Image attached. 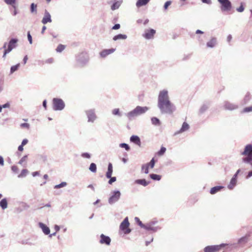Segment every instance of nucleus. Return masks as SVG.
Returning a JSON list of instances; mask_svg holds the SVG:
<instances>
[{"instance_id":"nucleus-1","label":"nucleus","mask_w":252,"mask_h":252,"mask_svg":"<svg viewBox=\"0 0 252 252\" xmlns=\"http://www.w3.org/2000/svg\"><path fill=\"white\" fill-rule=\"evenodd\" d=\"M158 107L161 114L171 115L176 111V107L170 100L167 90H163L159 92L158 99Z\"/></svg>"},{"instance_id":"nucleus-2","label":"nucleus","mask_w":252,"mask_h":252,"mask_svg":"<svg viewBox=\"0 0 252 252\" xmlns=\"http://www.w3.org/2000/svg\"><path fill=\"white\" fill-rule=\"evenodd\" d=\"M149 110L147 106H136L133 110L125 114L126 117L129 121H131L137 116L145 113Z\"/></svg>"},{"instance_id":"nucleus-3","label":"nucleus","mask_w":252,"mask_h":252,"mask_svg":"<svg viewBox=\"0 0 252 252\" xmlns=\"http://www.w3.org/2000/svg\"><path fill=\"white\" fill-rule=\"evenodd\" d=\"M251 235L247 233L245 236L239 238L236 243L228 244L230 250L236 249L239 247H243L249 241Z\"/></svg>"},{"instance_id":"nucleus-4","label":"nucleus","mask_w":252,"mask_h":252,"mask_svg":"<svg viewBox=\"0 0 252 252\" xmlns=\"http://www.w3.org/2000/svg\"><path fill=\"white\" fill-rule=\"evenodd\" d=\"M242 155L247 156L246 158H243V161L249 163L252 167V145H247Z\"/></svg>"},{"instance_id":"nucleus-5","label":"nucleus","mask_w":252,"mask_h":252,"mask_svg":"<svg viewBox=\"0 0 252 252\" xmlns=\"http://www.w3.org/2000/svg\"><path fill=\"white\" fill-rule=\"evenodd\" d=\"M65 106V103L62 99L54 98L52 99V108L54 111H62Z\"/></svg>"},{"instance_id":"nucleus-6","label":"nucleus","mask_w":252,"mask_h":252,"mask_svg":"<svg viewBox=\"0 0 252 252\" xmlns=\"http://www.w3.org/2000/svg\"><path fill=\"white\" fill-rule=\"evenodd\" d=\"M89 56L86 53L82 52L76 57L77 64L78 66L82 67L85 65L89 61Z\"/></svg>"},{"instance_id":"nucleus-7","label":"nucleus","mask_w":252,"mask_h":252,"mask_svg":"<svg viewBox=\"0 0 252 252\" xmlns=\"http://www.w3.org/2000/svg\"><path fill=\"white\" fill-rule=\"evenodd\" d=\"M18 40L17 38H12L9 41L8 44V47L6 48V43L3 45V48L4 49V53L2 57L5 58L6 55L9 53L12 50L16 47V44Z\"/></svg>"},{"instance_id":"nucleus-8","label":"nucleus","mask_w":252,"mask_h":252,"mask_svg":"<svg viewBox=\"0 0 252 252\" xmlns=\"http://www.w3.org/2000/svg\"><path fill=\"white\" fill-rule=\"evenodd\" d=\"M121 195V193L119 190H114L111 192L108 199L109 204L113 205L118 202L120 198Z\"/></svg>"},{"instance_id":"nucleus-9","label":"nucleus","mask_w":252,"mask_h":252,"mask_svg":"<svg viewBox=\"0 0 252 252\" xmlns=\"http://www.w3.org/2000/svg\"><path fill=\"white\" fill-rule=\"evenodd\" d=\"M157 223L158 221L157 220L151 221L145 224V226L144 228L146 230L151 231L153 233L156 232L161 229L160 226H155Z\"/></svg>"},{"instance_id":"nucleus-10","label":"nucleus","mask_w":252,"mask_h":252,"mask_svg":"<svg viewBox=\"0 0 252 252\" xmlns=\"http://www.w3.org/2000/svg\"><path fill=\"white\" fill-rule=\"evenodd\" d=\"M129 223L127 217L124 219L123 221L121 223L120 225V229L123 231L125 234H128L130 233L131 230L129 228Z\"/></svg>"},{"instance_id":"nucleus-11","label":"nucleus","mask_w":252,"mask_h":252,"mask_svg":"<svg viewBox=\"0 0 252 252\" xmlns=\"http://www.w3.org/2000/svg\"><path fill=\"white\" fill-rule=\"evenodd\" d=\"M85 114L88 119V123H93L97 119L94 109H90L85 111Z\"/></svg>"},{"instance_id":"nucleus-12","label":"nucleus","mask_w":252,"mask_h":252,"mask_svg":"<svg viewBox=\"0 0 252 252\" xmlns=\"http://www.w3.org/2000/svg\"><path fill=\"white\" fill-rule=\"evenodd\" d=\"M227 245L228 244L222 243L218 245L208 246L204 249V252H216Z\"/></svg>"},{"instance_id":"nucleus-13","label":"nucleus","mask_w":252,"mask_h":252,"mask_svg":"<svg viewBox=\"0 0 252 252\" xmlns=\"http://www.w3.org/2000/svg\"><path fill=\"white\" fill-rule=\"evenodd\" d=\"M221 4V10L222 11H230L232 8V4L229 0H218Z\"/></svg>"},{"instance_id":"nucleus-14","label":"nucleus","mask_w":252,"mask_h":252,"mask_svg":"<svg viewBox=\"0 0 252 252\" xmlns=\"http://www.w3.org/2000/svg\"><path fill=\"white\" fill-rule=\"evenodd\" d=\"M223 107L225 110L233 111L239 108L238 104L231 102L229 101H224L223 103Z\"/></svg>"},{"instance_id":"nucleus-15","label":"nucleus","mask_w":252,"mask_h":252,"mask_svg":"<svg viewBox=\"0 0 252 252\" xmlns=\"http://www.w3.org/2000/svg\"><path fill=\"white\" fill-rule=\"evenodd\" d=\"M155 33L156 31L155 30L152 29H147L145 31V32L142 36L146 39H150L154 37Z\"/></svg>"},{"instance_id":"nucleus-16","label":"nucleus","mask_w":252,"mask_h":252,"mask_svg":"<svg viewBox=\"0 0 252 252\" xmlns=\"http://www.w3.org/2000/svg\"><path fill=\"white\" fill-rule=\"evenodd\" d=\"M111 241V238L109 236H106L103 234H101L100 235L99 243L101 244H105L107 246H109L110 245Z\"/></svg>"},{"instance_id":"nucleus-17","label":"nucleus","mask_w":252,"mask_h":252,"mask_svg":"<svg viewBox=\"0 0 252 252\" xmlns=\"http://www.w3.org/2000/svg\"><path fill=\"white\" fill-rule=\"evenodd\" d=\"M52 22L51 16L49 12L45 10L44 12V15L43 18L41 21V22L43 24H46L47 23H51Z\"/></svg>"},{"instance_id":"nucleus-18","label":"nucleus","mask_w":252,"mask_h":252,"mask_svg":"<svg viewBox=\"0 0 252 252\" xmlns=\"http://www.w3.org/2000/svg\"><path fill=\"white\" fill-rule=\"evenodd\" d=\"M39 227L41 229L42 232L45 235H49L50 233V229L49 227H48L44 223L39 222L38 223Z\"/></svg>"},{"instance_id":"nucleus-19","label":"nucleus","mask_w":252,"mask_h":252,"mask_svg":"<svg viewBox=\"0 0 252 252\" xmlns=\"http://www.w3.org/2000/svg\"><path fill=\"white\" fill-rule=\"evenodd\" d=\"M115 49L113 48L104 49L101 52H100L99 54L101 57L105 58L108 55L113 53L115 51Z\"/></svg>"},{"instance_id":"nucleus-20","label":"nucleus","mask_w":252,"mask_h":252,"mask_svg":"<svg viewBox=\"0 0 252 252\" xmlns=\"http://www.w3.org/2000/svg\"><path fill=\"white\" fill-rule=\"evenodd\" d=\"M251 95L249 92H247L245 95L243 99L241 101L240 104L241 105H244L247 104L251 99Z\"/></svg>"},{"instance_id":"nucleus-21","label":"nucleus","mask_w":252,"mask_h":252,"mask_svg":"<svg viewBox=\"0 0 252 252\" xmlns=\"http://www.w3.org/2000/svg\"><path fill=\"white\" fill-rule=\"evenodd\" d=\"M217 44V39L216 37H212L206 43V46L208 48H213Z\"/></svg>"},{"instance_id":"nucleus-22","label":"nucleus","mask_w":252,"mask_h":252,"mask_svg":"<svg viewBox=\"0 0 252 252\" xmlns=\"http://www.w3.org/2000/svg\"><path fill=\"white\" fill-rule=\"evenodd\" d=\"M130 141L139 146H141V142L140 138L137 135H132L130 138Z\"/></svg>"},{"instance_id":"nucleus-23","label":"nucleus","mask_w":252,"mask_h":252,"mask_svg":"<svg viewBox=\"0 0 252 252\" xmlns=\"http://www.w3.org/2000/svg\"><path fill=\"white\" fill-rule=\"evenodd\" d=\"M189 125L186 122H184L180 129L179 131L176 132L175 133V135H177L180 133L185 132V131L188 130L189 129Z\"/></svg>"},{"instance_id":"nucleus-24","label":"nucleus","mask_w":252,"mask_h":252,"mask_svg":"<svg viewBox=\"0 0 252 252\" xmlns=\"http://www.w3.org/2000/svg\"><path fill=\"white\" fill-rule=\"evenodd\" d=\"M210 106V103L206 102L204 103L200 107L199 110V113L200 114H203L206 111L208 110Z\"/></svg>"},{"instance_id":"nucleus-25","label":"nucleus","mask_w":252,"mask_h":252,"mask_svg":"<svg viewBox=\"0 0 252 252\" xmlns=\"http://www.w3.org/2000/svg\"><path fill=\"white\" fill-rule=\"evenodd\" d=\"M224 188V187L222 186H217L211 188L210 191V193L211 194H214L217 192L220 191L221 189Z\"/></svg>"},{"instance_id":"nucleus-26","label":"nucleus","mask_w":252,"mask_h":252,"mask_svg":"<svg viewBox=\"0 0 252 252\" xmlns=\"http://www.w3.org/2000/svg\"><path fill=\"white\" fill-rule=\"evenodd\" d=\"M113 173V165L110 162L108 163L107 171L106 173V177L107 178H109L112 176Z\"/></svg>"},{"instance_id":"nucleus-27","label":"nucleus","mask_w":252,"mask_h":252,"mask_svg":"<svg viewBox=\"0 0 252 252\" xmlns=\"http://www.w3.org/2000/svg\"><path fill=\"white\" fill-rule=\"evenodd\" d=\"M237 182V179L232 177L230 180L229 185L227 186L228 189H233L235 186L236 185Z\"/></svg>"},{"instance_id":"nucleus-28","label":"nucleus","mask_w":252,"mask_h":252,"mask_svg":"<svg viewBox=\"0 0 252 252\" xmlns=\"http://www.w3.org/2000/svg\"><path fill=\"white\" fill-rule=\"evenodd\" d=\"M122 0L115 1L111 5V9L112 10H115L118 9L122 4Z\"/></svg>"},{"instance_id":"nucleus-29","label":"nucleus","mask_w":252,"mask_h":252,"mask_svg":"<svg viewBox=\"0 0 252 252\" xmlns=\"http://www.w3.org/2000/svg\"><path fill=\"white\" fill-rule=\"evenodd\" d=\"M151 0H137L136 3V6L137 7H140L146 5Z\"/></svg>"},{"instance_id":"nucleus-30","label":"nucleus","mask_w":252,"mask_h":252,"mask_svg":"<svg viewBox=\"0 0 252 252\" xmlns=\"http://www.w3.org/2000/svg\"><path fill=\"white\" fill-rule=\"evenodd\" d=\"M135 183L141 185L144 187H146L149 185V182H147L145 179H137L135 181Z\"/></svg>"},{"instance_id":"nucleus-31","label":"nucleus","mask_w":252,"mask_h":252,"mask_svg":"<svg viewBox=\"0 0 252 252\" xmlns=\"http://www.w3.org/2000/svg\"><path fill=\"white\" fill-rule=\"evenodd\" d=\"M127 38V36L126 34H118L115 36H114L113 38V39L114 41H116L118 40H125Z\"/></svg>"},{"instance_id":"nucleus-32","label":"nucleus","mask_w":252,"mask_h":252,"mask_svg":"<svg viewBox=\"0 0 252 252\" xmlns=\"http://www.w3.org/2000/svg\"><path fill=\"white\" fill-rule=\"evenodd\" d=\"M150 177L152 180L154 181H159L161 178V176L160 175L154 173L150 174Z\"/></svg>"},{"instance_id":"nucleus-33","label":"nucleus","mask_w":252,"mask_h":252,"mask_svg":"<svg viewBox=\"0 0 252 252\" xmlns=\"http://www.w3.org/2000/svg\"><path fill=\"white\" fill-rule=\"evenodd\" d=\"M152 124L155 126H159L160 125V122L159 120L157 117H152L151 118Z\"/></svg>"},{"instance_id":"nucleus-34","label":"nucleus","mask_w":252,"mask_h":252,"mask_svg":"<svg viewBox=\"0 0 252 252\" xmlns=\"http://www.w3.org/2000/svg\"><path fill=\"white\" fill-rule=\"evenodd\" d=\"M89 170L93 173H95L97 170L96 164L94 163H91L89 167Z\"/></svg>"},{"instance_id":"nucleus-35","label":"nucleus","mask_w":252,"mask_h":252,"mask_svg":"<svg viewBox=\"0 0 252 252\" xmlns=\"http://www.w3.org/2000/svg\"><path fill=\"white\" fill-rule=\"evenodd\" d=\"M7 207V201L6 198H3L1 200V208L5 209Z\"/></svg>"},{"instance_id":"nucleus-36","label":"nucleus","mask_w":252,"mask_h":252,"mask_svg":"<svg viewBox=\"0 0 252 252\" xmlns=\"http://www.w3.org/2000/svg\"><path fill=\"white\" fill-rule=\"evenodd\" d=\"M30 10H31V13H36V12H37V5L34 4V3H32L31 4Z\"/></svg>"},{"instance_id":"nucleus-37","label":"nucleus","mask_w":252,"mask_h":252,"mask_svg":"<svg viewBox=\"0 0 252 252\" xmlns=\"http://www.w3.org/2000/svg\"><path fill=\"white\" fill-rule=\"evenodd\" d=\"M20 63H18L15 65H13L10 68V74L13 73L15 71H17L20 67Z\"/></svg>"},{"instance_id":"nucleus-38","label":"nucleus","mask_w":252,"mask_h":252,"mask_svg":"<svg viewBox=\"0 0 252 252\" xmlns=\"http://www.w3.org/2000/svg\"><path fill=\"white\" fill-rule=\"evenodd\" d=\"M141 170L142 172H144L145 174H148L149 173V167L148 164H143L141 167Z\"/></svg>"},{"instance_id":"nucleus-39","label":"nucleus","mask_w":252,"mask_h":252,"mask_svg":"<svg viewBox=\"0 0 252 252\" xmlns=\"http://www.w3.org/2000/svg\"><path fill=\"white\" fill-rule=\"evenodd\" d=\"M28 170L26 169H24L22 170L21 173L18 176V178H23L26 176Z\"/></svg>"},{"instance_id":"nucleus-40","label":"nucleus","mask_w":252,"mask_h":252,"mask_svg":"<svg viewBox=\"0 0 252 252\" xmlns=\"http://www.w3.org/2000/svg\"><path fill=\"white\" fill-rule=\"evenodd\" d=\"M28 158V156H24L23 157L21 158V159L19 160L18 163L22 165L23 166H25V164H24L26 162L27 159Z\"/></svg>"},{"instance_id":"nucleus-41","label":"nucleus","mask_w":252,"mask_h":252,"mask_svg":"<svg viewBox=\"0 0 252 252\" xmlns=\"http://www.w3.org/2000/svg\"><path fill=\"white\" fill-rule=\"evenodd\" d=\"M66 185H67L66 182H63L61 184L55 186L54 188L56 189H60V188H63V187H65Z\"/></svg>"},{"instance_id":"nucleus-42","label":"nucleus","mask_w":252,"mask_h":252,"mask_svg":"<svg viewBox=\"0 0 252 252\" xmlns=\"http://www.w3.org/2000/svg\"><path fill=\"white\" fill-rule=\"evenodd\" d=\"M135 220L141 228H144L145 224H143L138 217L135 218Z\"/></svg>"},{"instance_id":"nucleus-43","label":"nucleus","mask_w":252,"mask_h":252,"mask_svg":"<svg viewBox=\"0 0 252 252\" xmlns=\"http://www.w3.org/2000/svg\"><path fill=\"white\" fill-rule=\"evenodd\" d=\"M155 160L154 158H153L150 162L146 163V164H148L149 168L150 167L151 168H154L155 165Z\"/></svg>"},{"instance_id":"nucleus-44","label":"nucleus","mask_w":252,"mask_h":252,"mask_svg":"<svg viewBox=\"0 0 252 252\" xmlns=\"http://www.w3.org/2000/svg\"><path fill=\"white\" fill-rule=\"evenodd\" d=\"M112 113L114 115H117L119 117L122 116L119 108H115L112 110Z\"/></svg>"},{"instance_id":"nucleus-45","label":"nucleus","mask_w":252,"mask_h":252,"mask_svg":"<svg viewBox=\"0 0 252 252\" xmlns=\"http://www.w3.org/2000/svg\"><path fill=\"white\" fill-rule=\"evenodd\" d=\"M120 147L122 148H125L126 151H128L130 150V147L126 143H123L120 144Z\"/></svg>"},{"instance_id":"nucleus-46","label":"nucleus","mask_w":252,"mask_h":252,"mask_svg":"<svg viewBox=\"0 0 252 252\" xmlns=\"http://www.w3.org/2000/svg\"><path fill=\"white\" fill-rule=\"evenodd\" d=\"M244 9H245V7L244 6L243 2H241L240 6L236 8L237 11L238 12H240V13L243 12L244 11Z\"/></svg>"},{"instance_id":"nucleus-47","label":"nucleus","mask_w":252,"mask_h":252,"mask_svg":"<svg viewBox=\"0 0 252 252\" xmlns=\"http://www.w3.org/2000/svg\"><path fill=\"white\" fill-rule=\"evenodd\" d=\"M205 37V36H197V40L199 42V43L201 45H204V38Z\"/></svg>"},{"instance_id":"nucleus-48","label":"nucleus","mask_w":252,"mask_h":252,"mask_svg":"<svg viewBox=\"0 0 252 252\" xmlns=\"http://www.w3.org/2000/svg\"><path fill=\"white\" fill-rule=\"evenodd\" d=\"M65 48V46L63 45L60 44L57 47L56 50L57 52H62Z\"/></svg>"},{"instance_id":"nucleus-49","label":"nucleus","mask_w":252,"mask_h":252,"mask_svg":"<svg viewBox=\"0 0 252 252\" xmlns=\"http://www.w3.org/2000/svg\"><path fill=\"white\" fill-rule=\"evenodd\" d=\"M166 149L165 147H161L160 149L159 150V151L158 152V156H162L163 155L165 151H166Z\"/></svg>"},{"instance_id":"nucleus-50","label":"nucleus","mask_w":252,"mask_h":252,"mask_svg":"<svg viewBox=\"0 0 252 252\" xmlns=\"http://www.w3.org/2000/svg\"><path fill=\"white\" fill-rule=\"evenodd\" d=\"M4 2L8 5H13L15 4L16 0H3Z\"/></svg>"},{"instance_id":"nucleus-51","label":"nucleus","mask_w":252,"mask_h":252,"mask_svg":"<svg viewBox=\"0 0 252 252\" xmlns=\"http://www.w3.org/2000/svg\"><path fill=\"white\" fill-rule=\"evenodd\" d=\"M250 112H252V106L245 107L243 110V113H248Z\"/></svg>"},{"instance_id":"nucleus-52","label":"nucleus","mask_w":252,"mask_h":252,"mask_svg":"<svg viewBox=\"0 0 252 252\" xmlns=\"http://www.w3.org/2000/svg\"><path fill=\"white\" fill-rule=\"evenodd\" d=\"M81 156L83 158H90L91 155L88 153H83L81 154Z\"/></svg>"},{"instance_id":"nucleus-53","label":"nucleus","mask_w":252,"mask_h":252,"mask_svg":"<svg viewBox=\"0 0 252 252\" xmlns=\"http://www.w3.org/2000/svg\"><path fill=\"white\" fill-rule=\"evenodd\" d=\"M20 127L21 128H25L28 129L30 128V126L29 124L27 123H22L20 124Z\"/></svg>"},{"instance_id":"nucleus-54","label":"nucleus","mask_w":252,"mask_h":252,"mask_svg":"<svg viewBox=\"0 0 252 252\" xmlns=\"http://www.w3.org/2000/svg\"><path fill=\"white\" fill-rule=\"evenodd\" d=\"M109 180L108 181V184L110 185L112 184V183L115 182L117 180L116 177H112V176H111V177L109 178Z\"/></svg>"},{"instance_id":"nucleus-55","label":"nucleus","mask_w":252,"mask_h":252,"mask_svg":"<svg viewBox=\"0 0 252 252\" xmlns=\"http://www.w3.org/2000/svg\"><path fill=\"white\" fill-rule=\"evenodd\" d=\"M10 104L9 102H7L4 104L1 105V112L2 111V109L3 108H9L10 107Z\"/></svg>"},{"instance_id":"nucleus-56","label":"nucleus","mask_w":252,"mask_h":252,"mask_svg":"<svg viewBox=\"0 0 252 252\" xmlns=\"http://www.w3.org/2000/svg\"><path fill=\"white\" fill-rule=\"evenodd\" d=\"M11 170L13 172H14L15 173H17L18 172V170H19L18 167L16 165H13L11 167Z\"/></svg>"},{"instance_id":"nucleus-57","label":"nucleus","mask_w":252,"mask_h":252,"mask_svg":"<svg viewBox=\"0 0 252 252\" xmlns=\"http://www.w3.org/2000/svg\"><path fill=\"white\" fill-rule=\"evenodd\" d=\"M27 36H28V39L30 43L31 44H32V35L30 34V32H28Z\"/></svg>"},{"instance_id":"nucleus-58","label":"nucleus","mask_w":252,"mask_h":252,"mask_svg":"<svg viewBox=\"0 0 252 252\" xmlns=\"http://www.w3.org/2000/svg\"><path fill=\"white\" fill-rule=\"evenodd\" d=\"M171 4V1L170 0L167 1L165 2L164 5V9H167L168 7Z\"/></svg>"},{"instance_id":"nucleus-59","label":"nucleus","mask_w":252,"mask_h":252,"mask_svg":"<svg viewBox=\"0 0 252 252\" xmlns=\"http://www.w3.org/2000/svg\"><path fill=\"white\" fill-rule=\"evenodd\" d=\"M54 62V59L53 58H49L47 60H46L45 61V63H53Z\"/></svg>"},{"instance_id":"nucleus-60","label":"nucleus","mask_w":252,"mask_h":252,"mask_svg":"<svg viewBox=\"0 0 252 252\" xmlns=\"http://www.w3.org/2000/svg\"><path fill=\"white\" fill-rule=\"evenodd\" d=\"M120 27L121 26L119 24H116L112 27V29L113 30H116L119 29L120 28Z\"/></svg>"},{"instance_id":"nucleus-61","label":"nucleus","mask_w":252,"mask_h":252,"mask_svg":"<svg viewBox=\"0 0 252 252\" xmlns=\"http://www.w3.org/2000/svg\"><path fill=\"white\" fill-rule=\"evenodd\" d=\"M28 141H28V140L27 139H24L22 141L21 145H22L23 146H25V145H26L28 143Z\"/></svg>"},{"instance_id":"nucleus-62","label":"nucleus","mask_w":252,"mask_h":252,"mask_svg":"<svg viewBox=\"0 0 252 252\" xmlns=\"http://www.w3.org/2000/svg\"><path fill=\"white\" fill-rule=\"evenodd\" d=\"M42 105H43V106L44 108V109L45 110H46L47 109V101L46 99L43 100V101L42 102Z\"/></svg>"},{"instance_id":"nucleus-63","label":"nucleus","mask_w":252,"mask_h":252,"mask_svg":"<svg viewBox=\"0 0 252 252\" xmlns=\"http://www.w3.org/2000/svg\"><path fill=\"white\" fill-rule=\"evenodd\" d=\"M28 59V57L27 55H26L23 59V63L25 64L27 63V60Z\"/></svg>"},{"instance_id":"nucleus-64","label":"nucleus","mask_w":252,"mask_h":252,"mask_svg":"<svg viewBox=\"0 0 252 252\" xmlns=\"http://www.w3.org/2000/svg\"><path fill=\"white\" fill-rule=\"evenodd\" d=\"M252 176V170L249 172L247 176H246V178L249 179V178H250Z\"/></svg>"}]
</instances>
